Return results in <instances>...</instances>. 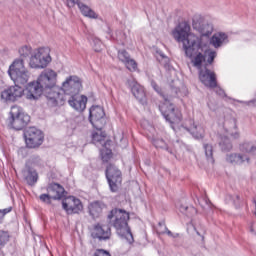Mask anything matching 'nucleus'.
I'll list each match as a JSON object with an SVG mask.
<instances>
[{
    "mask_svg": "<svg viewBox=\"0 0 256 256\" xmlns=\"http://www.w3.org/2000/svg\"><path fill=\"white\" fill-rule=\"evenodd\" d=\"M191 26L187 22H180L173 30L172 35L178 43H182V49L185 56L191 59L193 67L198 70L199 80L202 85L208 89L217 87V74L207 68L205 63V54H203V46L201 40L195 34L189 33Z\"/></svg>",
    "mask_w": 256,
    "mask_h": 256,
    "instance_id": "nucleus-1",
    "label": "nucleus"
},
{
    "mask_svg": "<svg viewBox=\"0 0 256 256\" xmlns=\"http://www.w3.org/2000/svg\"><path fill=\"white\" fill-rule=\"evenodd\" d=\"M45 96L49 107H58L65 102V95L61 94L57 87V72L44 70L38 77L37 82H31L26 87V99L37 101Z\"/></svg>",
    "mask_w": 256,
    "mask_h": 256,
    "instance_id": "nucleus-2",
    "label": "nucleus"
},
{
    "mask_svg": "<svg viewBox=\"0 0 256 256\" xmlns=\"http://www.w3.org/2000/svg\"><path fill=\"white\" fill-rule=\"evenodd\" d=\"M159 111L163 115L164 119L172 125V129L177 128L179 131H187L188 133H191L195 139L203 138V133L201 130H197V125L193 124L190 127H187L185 124L179 125V122L182 119L181 111L175 109V105L169 103V98L168 101H165V103L159 106Z\"/></svg>",
    "mask_w": 256,
    "mask_h": 256,
    "instance_id": "nucleus-3",
    "label": "nucleus"
},
{
    "mask_svg": "<svg viewBox=\"0 0 256 256\" xmlns=\"http://www.w3.org/2000/svg\"><path fill=\"white\" fill-rule=\"evenodd\" d=\"M129 219L128 212L119 208L112 209L107 216V222L114 227L117 235L131 243L133 241V234L131 233V228H129Z\"/></svg>",
    "mask_w": 256,
    "mask_h": 256,
    "instance_id": "nucleus-4",
    "label": "nucleus"
},
{
    "mask_svg": "<svg viewBox=\"0 0 256 256\" xmlns=\"http://www.w3.org/2000/svg\"><path fill=\"white\" fill-rule=\"evenodd\" d=\"M31 121V116L25 114L23 109L19 106H13L10 111V117L8 118V125L15 129V131H21L25 129L29 122Z\"/></svg>",
    "mask_w": 256,
    "mask_h": 256,
    "instance_id": "nucleus-5",
    "label": "nucleus"
},
{
    "mask_svg": "<svg viewBox=\"0 0 256 256\" xmlns=\"http://www.w3.org/2000/svg\"><path fill=\"white\" fill-rule=\"evenodd\" d=\"M24 139L28 149H39L45 141V135L37 127H29L24 130Z\"/></svg>",
    "mask_w": 256,
    "mask_h": 256,
    "instance_id": "nucleus-6",
    "label": "nucleus"
},
{
    "mask_svg": "<svg viewBox=\"0 0 256 256\" xmlns=\"http://www.w3.org/2000/svg\"><path fill=\"white\" fill-rule=\"evenodd\" d=\"M51 49L49 47H42L31 56L29 65L32 69H45L51 63Z\"/></svg>",
    "mask_w": 256,
    "mask_h": 256,
    "instance_id": "nucleus-7",
    "label": "nucleus"
},
{
    "mask_svg": "<svg viewBox=\"0 0 256 256\" xmlns=\"http://www.w3.org/2000/svg\"><path fill=\"white\" fill-rule=\"evenodd\" d=\"M106 178L110 187V191L112 193H117L119 191V187L123 181V177L121 175V170L117 168V166L113 164H109L106 168Z\"/></svg>",
    "mask_w": 256,
    "mask_h": 256,
    "instance_id": "nucleus-8",
    "label": "nucleus"
},
{
    "mask_svg": "<svg viewBox=\"0 0 256 256\" xmlns=\"http://www.w3.org/2000/svg\"><path fill=\"white\" fill-rule=\"evenodd\" d=\"M89 121L94 129L101 131L107 125L105 110L101 106H92L89 110Z\"/></svg>",
    "mask_w": 256,
    "mask_h": 256,
    "instance_id": "nucleus-9",
    "label": "nucleus"
},
{
    "mask_svg": "<svg viewBox=\"0 0 256 256\" xmlns=\"http://www.w3.org/2000/svg\"><path fill=\"white\" fill-rule=\"evenodd\" d=\"M83 88V82L78 76H70L62 84V91L65 95H79Z\"/></svg>",
    "mask_w": 256,
    "mask_h": 256,
    "instance_id": "nucleus-10",
    "label": "nucleus"
},
{
    "mask_svg": "<svg viewBox=\"0 0 256 256\" xmlns=\"http://www.w3.org/2000/svg\"><path fill=\"white\" fill-rule=\"evenodd\" d=\"M62 209L67 215L79 214L83 211V203L75 196H68L62 200Z\"/></svg>",
    "mask_w": 256,
    "mask_h": 256,
    "instance_id": "nucleus-11",
    "label": "nucleus"
},
{
    "mask_svg": "<svg viewBox=\"0 0 256 256\" xmlns=\"http://www.w3.org/2000/svg\"><path fill=\"white\" fill-rule=\"evenodd\" d=\"M23 87L15 84L14 86H10L9 88L5 89L1 93V99L3 101H10L11 103H15L17 99H21L24 93Z\"/></svg>",
    "mask_w": 256,
    "mask_h": 256,
    "instance_id": "nucleus-12",
    "label": "nucleus"
},
{
    "mask_svg": "<svg viewBox=\"0 0 256 256\" xmlns=\"http://www.w3.org/2000/svg\"><path fill=\"white\" fill-rule=\"evenodd\" d=\"M93 239L107 241L111 239V227L109 225L95 224L92 232Z\"/></svg>",
    "mask_w": 256,
    "mask_h": 256,
    "instance_id": "nucleus-13",
    "label": "nucleus"
},
{
    "mask_svg": "<svg viewBox=\"0 0 256 256\" xmlns=\"http://www.w3.org/2000/svg\"><path fill=\"white\" fill-rule=\"evenodd\" d=\"M68 104L75 109V111L81 113L87 108V96L74 94L68 99Z\"/></svg>",
    "mask_w": 256,
    "mask_h": 256,
    "instance_id": "nucleus-14",
    "label": "nucleus"
},
{
    "mask_svg": "<svg viewBox=\"0 0 256 256\" xmlns=\"http://www.w3.org/2000/svg\"><path fill=\"white\" fill-rule=\"evenodd\" d=\"M126 84L130 87L132 94L134 97L142 104L145 105L147 103L145 90L139 85L137 82L133 80H127Z\"/></svg>",
    "mask_w": 256,
    "mask_h": 256,
    "instance_id": "nucleus-15",
    "label": "nucleus"
},
{
    "mask_svg": "<svg viewBox=\"0 0 256 256\" xmlns=\"http://www.w3.org/2000/svg\"><path fill=\"white\" fill-rule=\"evenodd\" d=\"M46 191L48 194H50L53 201H59L63 199V195H65V188L58 183L49 184Z\"/></svg>",
    "mask_w": 256,
    "mask_h": 256,
    "instance_id": "nucleus-16",
    "label": "nucleus"
},
{
    "mask_svg": "<svg viewBox=\"0 0 256 256\" xmlns=\"http://www.w3.org/2000/svg\"><path fill=\"white\" fill-rule=\"evenodd\" d=\"M9 76L15 83V85L21 87V85H27V83L29 82L30 74L29 71L22 70L20 72H14L12 74H9Z\"/></svg>",
    "mask_w": 256,
    "mask_h": 256,
    "instance_id": "nucleus-17",
    "label": "nucleus"
},
{
    "mask_svg": "<svg viewBox=\"0 0 256 256\" xmlns=\"http://www.w3.org/2000/svg\"><path fill=\"white\" fill-rule=\"evenodd\" d=\"M22 173L25 181L29 185L33 186L35 183H37L39 175L37 174V170H35L33 167L26 164Z\"/></svg>",
    "mask_w": 256,
    "mask_h": 256,
    "instance_id": "nucleus-18",
    "label": "nucleus"
},
{
    "mask_svg": "<svg viewBox=\"0 0 256 256\" xmlns=\"http://www.w3.org/2000/svg\"><path fill=\"white\" fill-rule=\"evenodd\" d=\"M224 129L233 137V139H239V132H237V119L229 118L224 121Z\"/></svg>",
    "mask_w": 256,
    "mask_h": 256,
    "instance_id": "nucleus-19",
    "label": "nucleus"
},
{
    "mask_svg": "<svg viewBox=\"0 0 256 256\" xmlns=\"http://www.w3.org/2000/svg\"><path fill=\"white\" fill-rule=\"evenodd\" d=\"M194 29H197L202 37H210L213 33V24L209 22H202L193 25Z\"/></svg>",
    "mask_w": 256,
    "mask_h": 256,
    "instance_id": "nucleus-20",
    "label": "nucleus"
},
{
    "mask_svg": "<svg viewBox=\"0 0 256 256\" xmlns=\"http://www.w3.org/2000/svg\"><path fill=\"white\" fill-rule=\"evenodd\" d=\"M226 161L232 165H243L245 161L249 163V157L247 155L234 153L227 155Z\"/></svg>",
    "mask_w": 256,
    "mask_h": 256,
    "instance_id": "nucleus-21",
    "label": "nucleus"
},
{
    "mask_svg": "<svg viewBox=\"0 0 256 256\" xmlns=\"http://www.w3.org/2000/svg\"><path fill=\"white\" fill-rule=\"evenodd\" d=\"M211 45L215 47V49L221 47L223 43H229L227 34L220 32L218 34H214L210 40Z\"/></svg>",
    "mask_w": 256,
    "mask_h": 256,
    "instance_id": "nucleus-22",
    "label": "nucleus"
},
{
    "mask_svg": "<svg viewBox=\"0 0 256 256\" xmlns=\"http://www.w3.org/2000/svg\"><path fill=\"white\" fill-rule=\"evenodd\" d=\"M20 71H27V69H25V60H23V58H17L14 60L9 67L8 75L18 73Z\"/></svg>",
    "mask_w": 256,
    "mask_h": 256,
    "instance_id": "nucleus-23",
    "label": "nucleus"
},
{
    "mask_svg": "<svg viewBox=\"0 0 256 256\" xmlns=\"http://www.w3.org/2000/svg\"><path fill=\"white\" fill-rule=\"evenodd\" d=\"M75 5H78V9H80L84 17H89V19H97V13H95L93 9L89 8V6L83 4V2L77 1L75 2Z\"/></svg>",
    "mask_w": 256,
    "mask_h": 256,
    "instance_id": "nucleus-24",
    "label": "nucleus"
},
{
    "mask_svg": "<svg viewBox=\"0 0 256 256\" xmlns=\"http://www.w3.org/2000/svg\"><path fill=\"white\" fill-rule=\"evenodd\" d=\"M103 207H105V204L102 202L96 201L90 204L89 206V213L93 219H96L103 213Z\"/></svg>",
    "mask_w": 256,
    "mask_h": 256,
    "instance_id": "nucleus-25",
    "label": "nucleus"
},
{
    "mask_svg": "<svg viewBox=\"0 0 256 256\" xmlns=\"http://www.w3.org/2000/svg\"><path fill=\"white\" fill-rule=\"evenodd\" d=\"M240 151L242 153H248V155H256V144L253 142H244L240 145Z\"/></svg>",
    "mask_w": 256,
    "mask_h": 256,
    "instance_id": "nucleus-26",
    "label": "nucleus"
},
{
    "mask_svg": "<svg viewBox=\"0 0 256 256\" xmlns=\"http://www.w3.org/2000/svg\"><path fill=\"white\" fill-rule=\"evenodd\" d=\"M153 145L154 147H156V149H164L165 151L170 153V155H173V149L167 146V143H165V140L161 138L153 139Z\"/></svg>",
    "mask_w": 256,
    "mask_h": 256,
    "instance_id": "nucleus-27",
    "label": "nucleus"
},
{
    "mask_svg": "<svg viewBox=\"0 0 256 256\" xmlns=\"http://www.w3.org/2000/svg\"><path fill=\"white\" fill-rule=\"evenodd\" d=\"M219 146L222 151H231V149H233V144L227 136H222L220 138Z\"/></svg>",
    "mask_w": 256,
    "mask_h": 256,
    "instance_id": "nucleus-28",
    "label": "nucleus"
},
{
    "mask_svg": "<svg viewBox=\"0 0 256 256\" xmlns=\"http://www.w3.org/2000/svg\"><path fill=\"white\" fill-rule=\"evenodd\" d=\"M179 210L183 213V215H186L187 217H193V215H197V209L193 206L180 204Z\"/></svg>",
    "mask_w": 256,
    "mask_h": 256,
    "instance_id": "nucleus-29",
    "label": "nucleus"
},
{
    "mask_svg": "<svg viewBox=\"0 0 256 256\" xmlns=\"http://www.w3.org/2000/svg\"><path fill=\"white\" fill-rule=\"evenodd\" d=\"M203 147L207 161L209 163H215V158H213V145L206 143Z\"/></svg>",
    "mask_w": 256,
    "mask_h": 256,
    "instance_id": "nucleus-30",
    "label": "nucleus"
},
{
    "mask_svg": "<svg viewBox=\"0 0 256 256\" xmlns=\"http://www.w3.org/2000/svg\"><path fill=\"white\" fill-rule=\"evenodd\" d=\"M9 242V232L5 230H0V249H3L5 245Z\"/></svg>",
    "mask_w": 256,
    "mask_h": 256,
    "instance_id": "nucleus-31",
    "label": "nucleus"
},
{
    "mask_svg": "<svg viewBox=\"0 0 256 256\" xmlns=\"http://www.w3.org/2000/svg\"><path fill=\"white\" fill-rule=\"evenodd\" d=\"M20 59H27L31 55V46H22L19 49Z\"/></svg>",
    "mask_w": 256,
    "mask_h": 256,
    "instance_id": "nucleus-32",
    "label": "nucleus"
},
{
    "mask_svg": "<svg viewBox=\"0 0 256 256\" xmlns=\"http://www.w3.org/2000/svg\"><path fill=\"white\" fill-rule=\"evenodd\" d=\"M118 59L125 64L131 59V56L129 55V52L127 50H120L118 51Z\"/></svg>",
    "mask_w": 256,
    "mask_h": 256,
    "instance_id": "nucleus-33",
    "label": "nucleus"
},
{
    "mask_svg": "<svg viewBox=\"0 0 256 256\" xmlns=\"http://www.w3.org/2000/svg\"><path fill=\"white\" fill-rule=\"evenodd\" d=\"M151 87L156 91V93H158V95L163 97L164 101H169V96L163 94V90H161V87H159L155 81H151Z\"/></svg>",
    "mask_w": 256,
    "mask_h": 256,
    "instance_id": "nucleus-34",
    "label": "nucleus"
},
{
    "mask_svg": "<svg viewBox=\"0 0 256 256\" xmlns=\"http://www.w3.org/2000/svg\"><path fill=\"white\" fill-rule=\"evenodd\" d=\"M92 143L94 145H97V143H101V145H103V143H105V136L100 135L97 132L92 133Z\"/></svg>",
    "mask_w": 256,
    "mask_h": 256,
    "instance_id": "nucleus-35",
    "label": "nucleus"
},
{
    "mask_svg": "<svg viewBox=\"0 0 256 256\" xmlns=\"http://www.w3.org/2000/svg\"><path fill=\"white\" fill-rule=\"evenodd\" d=\"M40 201H42V203H46V205H51V199H53L51 197V194L48 192L47 194H41L39 196Z\"/></svg>",
    "mask_w": 256,
    "mask_h": 256,
    "instance_id": "nucleus-36",
    "label": "nucleus"
},
{
    "mask_svg": "<svg viewBox=\"0 0 256 256\" xmlns=\"http://www.w3.org/2000/svg\"><path fill=\"white\" fill-rule=\"evenodd\" d=\"M125 65L129 71H135L137 69V62L131 58L125 63Z\"/></svg>",
    "mask_w": 256,
    "mask_h": 256,
    "instance_id": "nucleus-37",
    "label": "nucleus"
},
{
    "mask_svg": "<svg viewBox=\"0 0 256 256\" xmlns=\"http://www.w3.org/2000/svg\"><path fill=\"white\" fill-rule=\"evenodd\" d=\"M11 211H13L12 207H8L2 210L0 209V223H3V219H5L7 213H11Z\"/></svg>",
    "mask_w": 256,
    "mask_h": 256,
    "instance_id": "nucleus-38",
    "label": "nucleus"
},
{
    "mask_svg": "<svg viewBox=\"0 0 256 256\" xmlns=\"http://www.w3.org/2000/svg\"><path fill=\"white\" fill-rule=\"evenodd\" d=\"M92 256H111V253L104 249H96Z\"/></svg>",
    "mask_w": 256,
    "mask_h": 256,
    "instance_id": "nucleus-39",
    "label": "nucleus"
},
{
    "mask_svg": "<svg viewBox=\"0 0 256 256\" xmlns=\"http://www.w3.org/2000/svg\"><path fill=\"white\" fill-rule=\"evenodd\" d=\"M215 57H217V52L211 51L208 53V58H207L208 65L213 64V61H215Z\"/></svg>",
    "mask_w": 256,
    "mask_h": 256,
    "instance_id": "nucleus-40",
    "label": "nucleus"
},
{
    "mask_svg": "<svg viewBox=\"0 0 256 256\" xmlns=\"http://www.w3.org/2000/svg\"><path fill=\"white\" fill-rule=\"evenodd\" d=\"M111 155H112L111 150H107L106 153H102V161L104 163H107L109 161V159H111Z\"/></svg>",
    "mask_w": 256,
    "mask_h": 256,
    "instance_id": "nucleus-41",
    "label": "nucleus"
},
{
    "mask_svg": "<svg viewBox=\"0 0 256 256\" xmlns=\"http://www.w3.org/2000/svg\"><path fill=\"white\" fill-rule=\"evenodd\" d=\"M216 94L219 95V97H227V94H225V90H223L221 87H215Z\"/></svg>",
    "mask_w": 256,
    "mask_h": 256,
    "instance_id": "nucleus-42",
    "label": "nucleus"
},
{
    "mask_svg": "<svg viewBox=\"0 0 256 256\" xmlns=\"http://www.w3.org/2000/svg\"><path fill=\"white\" fill-rule=\"evenodd\" d=\"M165 233L168 235V237H175V235H173V232H171L167 227H165L164 230L160 231L161 235H165Z\"/></svg>",
    "mask_w": 256,
    "mask_h": 256,
    "instance_id": "nucleus-43",
    "label": "nucleus"
},
{
    "mask_svg": "<svg viewBox=\"0 0 256 256\" xmlns=\"http://www.w3.org/2000/svg\"><path fill=\"white\" fill-rule=\"evenodd\" d=\"M31 161H32V163L39 164V163H41V157L38 155H34L31 157Z\"/></svg>",
    "mask_w": 256,
    "mask_h": 256,
    "instance_id": "nucleus-44",
    "label": "nucleus"
},
{
    "mask_svg": "<svg viewBox=\"0 0 256 256\" xmlns=\"http://www.w3.org/2000/svg\"><path fill=\"white\" fill-rule=\"evenodd\" d=\"M66 5H67V7H69V8L75 7V0H67V1H66Z\"/></svg>",
    "mask_w": 256,
    "mask_h": 256,
    "instance_id": "nucleus-45",
    "label": "nucleus"
},
{
    "mask_svg": "<svg viewBox=\"0 0 256 256\" xmlns=\"http://www.w3.org/2000/svg\"><path fill=\"white\" fill-rule=\"evenodd\" d=\"M249 107H256V99L246 102Z\"/></svg>",
    "mask_w": 256,
    "mask_h": 256,
    "instance_id": "nucleus-46",
    "label": "nucleus"
},
{
    "mask_svg": "<svg viewBox=\"0 0 256 256\" xmlns=\"http://www.w3.org/2000/svg\"><path fill=\"white\" fill-rule=\"evenodd\" d=\"M158 225H159V227H161V228L164 227V229H163L162 231H164V230H165V227H167V226L165 225V220H162L161 222H159Z\"/></svg>",
    "mask_w": 256,
    "mask_h": 256,
    "instance_id": "nucleus-47",
    "label": "nucleus"
},
{
    "mask_svg": "<svg viewBox=\"0 0 256 256\" xmlns=\"http://www.w3.org/2000/svg\"><path fill=\"white\" fill-rule=\"evenodd\" d=\"M250 231H251L252 233H255V234H256L255 224H252V225L250 226Z\"/></svg>",
    "mask_w": 256,
    "mask_h": 256,
    "instance_id": "nucleus-48",
    "label": "nucleus"
},
{
    "mask_svg": "<svg viewBox=\"0 0 256 256\" xmlns=\"http://www.w3.org/2000/svg\"><path fill=\"white\" fill-rule=\"evenodd\" d=\"M106 33H108V35H111V28H109V26L107 27Z\"/></svg>",
    "mask_w": 256,
    "mask_h": 256,
    "instance_id": "nucleus-49",
    "label": "nucleus"
},
{
    "mask_svg": "<svg viewBox=\"0 0 256 256\" xmlns=\"http://www.w3.org/2000/svg\"><path fill=\"white\" fill-rule=\"evenodd\" d=\"M161 57H162V59H166V58H165V55H161Z\"/></svg>",
    "mask_w": 256,
    "mask_h": 256,
    "instance_id": "nucleus-50",
    "label": "nucleus"
},
{
    "mask_svg": "<svg viewBox=\"0 0 256 256\" xmlns=\"http://www.w3.org/2000/svg\"><path fill=\"white\" fill-rule=\"evenodd\" d=\"M197 235H201V233H199V231H196Z\"/></svg>",
    "mask_w": 256,
    "mask_h": 256,
    "instance_id": "nucleus-51",
    "label": "nucleus"
},
{
    "mask_svg": "<svg viewBox=\"0 0 256 256\" xmlns=\"http://www.w3.org/2000/svg\"><path fill=\"white\" fill-rule=\"evenodd\" d=\"M96 43H101V41H99V40H96Z\"/></svg>",
    "mask_w": 256,
    "mask_h": 256,
    "instance_id": "nucleus-52",
    "label": "nucleus"
},
{
    "mask_svg": "<svg viewBox=\"0 0 256 256\" xmlns=\"http://www.w3.org/2000/svg\"><path fill=\"white\" fill-rule=\"evenodd\" d=\"M95 51L99 52V49L96 48Z\"/></svg>",
    "mask_w": 256,
    "mask_h": 256,
    "instance_id": "nucleus-53",
    "label": "nucleus"
},
{
    "mask_svg": "<svg viewBox=\"0 0 256 256\" xmlns=\"http://www.w3.org/2000/svg\"><path fill=\"white\" fill-rule=\"evenodd\" d=\"M237 197V199H239V196H236Z\"/></svg>",
    "mask_w": 256,
    "mask_h": 256,
    "instance_id": "nucleus-54",
    "label": "nucleus"
}]
</instances>
